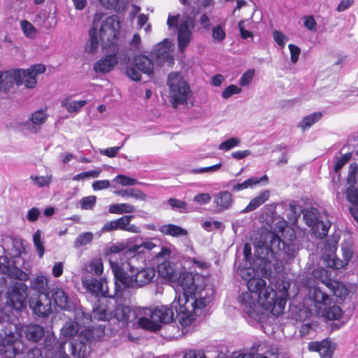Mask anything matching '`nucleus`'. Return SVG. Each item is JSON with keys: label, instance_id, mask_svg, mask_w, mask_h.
Returning a JSON list of instances; mask_svg holds the SVG:
<instances>
[{"label": "nucleus", "instance_id": "obj_40", "mask_svg": "<svg viewBox=\"0 0 358 358\" xmlns=\"http://www.w3.org/2000/svg\"><path fill=\"white\" fill-rule=\"evenodd\" d=\"M90 42L85 46V50L87 52H94L98 49L99 47V39L97 37V27L95 22L93 27L90 29Z\"/></svg>", "mask_w": 358, "mask_h": 358}, {"label": "nucleus", "instance_id": "obj_41", "mask_svg": "<svg viewBox=\"0 0 358 358\" xmlns=\"http://www.w3.org/2000/svg\"><path fill=\"white\" fill-rule=\"evenodd\" d=\"M322 116V113L321 112H315L308 115H306L299 123L298 127L304 131L318 122L321 119Z\"/></svg>", "mask_w": 358, "mask_h": 358}, {"label": "nucleus", "instance_id": "obj_62", "mask_svg": "<svg viewBox=\"0 0 358 358\" xmlns=\"http://www.w3.org/2000/svg\"><path fill=\"white\" fill-rule=\"evenodd\" d=\"M303 19V25L307 29L311 31H317V23L312 15L304 16Z\"/></svg>", "mask_w": 358, "mask_h": 358}, {"label": "nucleus", "instance_id": "obj_8", "mask_svg": "<svg viewBox=\"0 0 358 358\" xmlns=\"http://www.w3.org/2000/svg\"><path fill=\"white\" fill-rule=\"evenodd\" d=\"M113 307V300L109 298V296L99 298L94 303L91 313L79 310L76 312V319L78 320L82 324L87 325L92 322L94 320L109 321L113 319V313L111 312Z\"/></svg>", "mask_w": 358, "mask_h": 358}, {"label": "nucleus", "instance_id": "obj_17", "mask_svg": "<svg viewBox=\"0 0 358 358\" xmlns=\"http://www.w3.org/2000/svg\"><path fill=\"white\" fill-rule=\"evenodd\" d=\"M112 297L113 303V307L111 310L113 318L116 319L118 322H127L129 319L131 309L127 305H124L120 301L122 299H127V291L121 289L117 295Z\"/></svg>", "mask_w": 358, "mask_h": 358}, {"label": "nucleus", "instance_id": "obj_34", "mask_svg": "<svg viewBox=\"0 0 358 358\" xmlns=\"http://www.w3.org/2000/svg\"><path fill=\"white\" fill-rule=\"evenodd\" d=\"M303 220L306 224L313 228L315 224L320 221L322 217L326 215L323 213L321 214L317 208H310L303 210Z\"/></svg>", "mask_w": 358, "mask_h": 358}, {"label": "nucleus", "instance_id": "obj_24", "mask_svg": "<svg viewBox=\"0 0 358 358\" xmlns=\"http://www.w3.org/2000/svg\"><path fill=\"white\" fill-rule=\"evenodd\" d=\"M308 348L311 351L317 352L321 358H331L333 350L331 342L328 340H322L320 342H310Z\"/></svg>", "mask_w": 358, "mask_h": 358}, {"label": "nucleus", "instance_id": "obj_58", "mask_svg": "<svg viewBox=\"0 0 358 358\" xmlns=\"http://www.w3.org/2000/svg\"><path fill=\"white\" fill-rule=\"evenodd\" d=\"M168 203L173 209L179 210L180 213L186 212L187 203L185 201L171 198L168 200Z\"/></svg>", "mask_w": 358, "mask_h": 358}, {"label": "nucleus", "instance_id": "obj_56", "mask_svg": "<svg viewBox=\"0 0 358 358\" xmlns=\"http://www.w3.org/2000/svg\"><path fill=\"white\" fill-rule=\"evenodd\" d=\"M113 180L123 186H131L137 184V180L135 178L121 174L115 176Z\"/></svg>", "mask_w": 358, "mask_h": 358}, {"label": "nucleus", "instance_id": "obj_60", "mask_svg": "<svg viewBox=\"0 0 358 358\" xmlns=\"http://www.w3.org/2000/svg\"><path fill=\"white\" fill-rule=\"evenodd\" d=\"M242 91L241 87L235 85H230L226 87L222 92V97L224 99H229L234 94H239Z\"/></svg>", "mask_w": 358, "mask_h": 358}, {"label": "nucleus", "instance_id": "obj_27", "mask_svg": "<svg viewBox=\"0 0 358 358\" xmlns=\"http://www.w3.org/2000/svg\"><path fill=\"white\" fill-rule=\"evenodd\" d=\"M214 203L219 210H227L234 203L233 196L229 191H222L215 196Z\"/></svg>", "mask_w": 358, "mask_h": 358}, {"label": "nucleus", "instance_id": "obj_46", "mask_svg": "<svg viewBox=\"0 0 358 358\" xmlns=\"http://www.w3.org/2000/svg\"><path fill=\"white\" fill-rule=\"evenodd\" d=\"M17 358H43L41 349L38 348H28L25 345L24 350L17 355Z\"/></svg>", "mask_w": 358, "mask_h": 358}, {"label": "nucleus", "instance_id": "obj_10", "mask_svg": "<svg viewBox=\"0 0 358 358\" xmlns=\"http://www.w3.org/2000/svg\"><path fill=\"white\" fill-rule=\"evenodd\" d=\"M120 28V22L116 16H109L101 22L99 33L103 48L107 49L116 44Z\"/></svg>", "mask_w": 358, "mask_h": 358}, {"label": "nucleus", "instance_id": "obj_37", "mask_svg": "<svg viewBox=\"0 0 358 358\" xmlns=\"http://www.w3.org/2000/svg\"><path fill=\"white\" fill-rule=\"evenodd\" d=\"M322 315L328 320H338L343 315L342 309L338 306H324L320 310Z\"/></svg>", "mask_w": 358, "mask_h": 358}, {"label": "nucleus", "instance_id": "obj_21", "mask_svg": "<svg viewBox=\"0 0 358 358\" xmlns=\"http://www.w3.org/2000/svg\"><path fill=\"white\" fill-rule=\"evenodd\" d=\"M50 298L62 309L68 310L72 306L71 301L62 288H53L50 292Z\"/></svg>", "mask_w": 358, "mask_h": 358}, {"label": "nucleus", "instance_id": "obj_49", "mask_svg": "<svg viewBox=\"0 0 358 358\" xmlns=\"http://www.w3.org/2000/svg\"><path fill=\"white\" fill-rule=\"evenodd\" d=\"M351 153L348 152L346 154L342 155L340 157L336 156L334 158V169L335 172H338L341 168L348 162V160L351 158Z\"/></svg>", "mask_w": 358, "mask_h": 358}, {"label": "nucleus", "instance_id": "obj_23", "mask_svg": "<svg viewBox=\"0 0 358 358\" xmlns=\"http://www.w3.org/2000/svg\"><path fill=\"white\" fill-rule=\"evenodd\" d=\"M192 32L187 22H181L178 30L179 51L183 52L190 42Z\"/></svg>", "mask_w": 358, "mask_h": 358}, {"label": "nucleus", "instance_id": "obj_16", "mask_svg": "<svg viewBox=\"0 0 358 358\" xmlns=\"http://www.w3.org/2000/svg\"><path fill=\"white\" fill-rule=\"evenodd\" d=\"M134 215H124L120 218L106 222L101 228L102 232H111L116 230L126 231L138 234L140 228L135 224H130Z\"/></svg>", "mask_w": 358, "mask_h": 358}, {"label": "nucleus", "instance_id": "obj_32", "mask_svg": "<svg viewBox=\"0 0 358 358\" xmlns=\"http://www.w3.org/2000/svg\"><path fill=\"white\" fill-rule=\"evenodd\" d=\"M159 231L164 235L176 238L187 236L188 234L185 229L173 224L162 225L159 227Z\"/></svg>", "mask_w": 358, "mask_h": 358}, {"label": "nucleus", "instance_id": "obj_44", "mask_svg": "<svg viewBox=\"0 0 358 358\" xmlns=\"http://www.w3.org/2000/svg\"><path fill=\"white\" fill-rule=\"evenodd\" d=\"M103 266L100 259H92L86 265L87 272L96 275H100L103 273Z\"/></svg>", "mask_w": 358, "mask_h": 358}, {"label": "nucleus", "instance_id": "obj_22", "mask_svg": "<svg viewBox=\"0 0 358 358\" xmlns=\"http://www.w3.org/2000/svg\"><path fill=\"white\" fill-rule=\"evenodd\" d=\"M117 62L116 54L108 55L94 64V70L96 73H108L110 71Z\"/></svg>", "mask_w": 358, "mask_h": 358}, {"label": "nucleus", "instance_id": "obj_43", "mask_svg": "<svg viewBox=\"0 0 358 358\" xmlns=\"http://www.w3.org/2000/svg\"><path fill=\"white\" fill-rule=\"evenodd\" d=\"M115 193L122 197H132L141 200H145L146 197L145 194L143 192L134 188L117 190L115 191Z\"/></svg>", "mask_w": 358, "mask_h": 358}, {"label": "nucleus", "instance_id": "obj_48", "mask_svg": "<svg viewBox=\"0 0 358 358\" xmlns=\"http://www.w3.org/2000/svg\"><path fill=\"white\" fill-rule=\"evenodd\" d=\"M21 29L24 34L29 38H34L37 34L36 29L27 20L20 22Z\"/></svg>", "mask_w": 358, "mask_h": 358}, {"label": "nucleus", "instance_id": "obj_57", "mask_svg": "<svg viewBox=\"0 0 358 358\" xmlns=\"http://www.w3.org/2000/svg\"><path fill=\"white\" fill-rule=\"evenodd\" d=\"M312 315V312L309 308L305 307L300 308L298 312L293 313L292 317L296 320L303 321Z\"/></svg>", "mask_w": 358, "mask_h": 358}, {"label": "nucleus", "instance_id": "obj_3", "mask_svg": "<svg viewBox=\"0 0 358 358\" xmlns=\"http://www.w3.org/2000/svg\"><path fill=\"white\" fill-rule=\"evenodd\" d=\"M278 231L289 236L288 239H282L275 233L266 231L261 234L255 244V255L259 260L260 266L265 268L273 260L288 262L293 259L299 250V244L293 229L287 228L285 220L276 223Z\"/></svg>", "mask_w": 358, "mask_h": 358}, {"label": "nucleus", "instance_id": "obj_2", "mask_svg": "<svg viewBox=\"0 0 358 358\" xmlns=\"http://www.w3.org/2000/svg\"><path fill=\"white\" fill-rule=\"evenodd\" d=\"M247 287L249 292H243L238 300L248 317L255 320H261L262 310L257 304V301L262 308L275 316L283 313L290 287L288 280H278L275 284L276 290H274L266 287V281L263 278H250L247 281Z\"/></svg>", "mask_w": 358, "mask_h": 358}, {"label": "nucleus", "instance_id": "obj_14", "mask_svg": "<svg viewBox=\"0 0 358 358\" xmlns=\"http://www.w3.org/2000/svg\"><path fill=\"white\" fill-rule=\"evenodd\" d=\"M313 275L315 278L320 280L333 293L334 296L343 300L349 294V290L345 285L336 280H334L331 277V273L324 268H319L313 271Z\"/></svg>", "mask_w": 358, "mask_h": 358}, {"label": "nucleus", "instance_id": "obj_13", "mask_svg": "<svg viewBox=\"0 0 358 358\" xmlns=\"http://www.w3.org/2000/svg\"><path fill=\"white\" fill-rule=\"evenodd\" d=\"M82 284L86 291L95 297L109 296V298L113 299L112 296L117 295L120 292L117 291L115 294L114 290L113 293H110L108 290L107 281L103 278L97 279L91 275H86L83 278Z\"/></svg>", "mask_w": 358, "mask_h": 358}, {"label": "nucleus", "instance_id": "obj_11", "mask_svg": "<svg viewBox=\"0 0 358 358\" xmlns=\"http://www.w3.org/2000/svg\"><path fill=\"white\" fill-rule=\"evenodd\" d=\"M358 166L356 163H352L349 166L347 183L349 187L346 191L348 201L352 205L350 207V213L354 220L358 222V184L357 176Z\"/></svg>", "mask_w": 358, "mask_h": 358}, {"label": "nucleus", "instance_id": "obj_15", "mask_svg": "<svg viewBox=\"0 0 358 358\" xmlns=\"http://www.w3.org/2000/svg\"><path fill=\"white\" fill-rule=\"evenodd\" d=\"M92 334L90 331L86 330L77 336V338H73L69 343V355H66L69 358H85L88 352L87 343L91 339Z\"/></svg>", "mask_w": 358, "mask_h": 358}, {"label": "nucleus", "instance_id": "obj_20", "mask_svg": "<svg viewBox=\"0 0 358 358\" xmlns=\"http://www.w3.org/2000/svg\"><path fill=\"white\" fill-rule=\"evenodd\" d=\"M310 296L315 303L317 313H320L322 308L329 305L331 302L330 296L318 287L310 289Z\"/></svg>", "mask_w": 358, "mask_h": 358}, {"label": "nucleus", "instance_id": "obj_59", "mask_svg": "<svg viewBox=\"0 0 358 358\" xmlns=\"http://www.w3.org/2000/svg\"><path fill=\"white\" fill-rule=\"evenodd\" d=\"M13 245L15 248L13 255L17 258L20 256L21 253L25 250L23 245V240L20 238H15L13 239Z\"/></svg>", "mask_w": 358, "mask_h": 358}, {"label": "nucleus", "instance_id": "obj_61", "mask_svg": "<svg viewBox=\"0 0 358 358\" xmlns=\"http://www.w3.org/2000/svg\"><path fill=\"white\" fill-rule=\"evenodd\" d=\"M255 75L254 69H248L246 71L243 76H241L239 84L241 86L244 87L250 83L252 80V78Z\"/></svg>", "mask_w": 358, "mask_h": 358}, {"label": "nucleus", "instance_id": "obj_26", "mask_svg": "<svg viewBox=\"0 0 358 358\" xmlns=\"http://www.w3.org/2000/svg\"><path fill=\"white\" fill-rule=\"evenodd\" d=\"M26 338L32 342L37 343L45 336V329L39 324H29L22 328Z\"/></svg>", "mask_w": 358, "mask_h": 358}, {"label": "nucleus", "instance_id": "obj_5", "mask_svg": "<svg viewBox=\"0 0 358 358\" xmlns=\"http://www.w3.org/2000/svg\"><path fill=\"white\" fill-rule=\"evenodd\" d=\"M45 66L41 64L31 65L27 69H10L0 71V92L7 94L15 85L24 84L29 89L36 87L37 76L45 71Z\"/></svg>", "mask_w": 358, "mask_h": 358}, {"label": "nucleus", "instance_id": "obj_54", "mask_svg": "<svg viewBox=\"0 0 358 358\" xmlns=\"http://www.w3.org/2000/svg\"><path fill=\"white\" fill-rule=\"evenodd\" d=\"M212 36L215 41L219 43L226 38V32L221 24H218L212 29Z\"/></svg>", "mask_w": 358, "mask_h": 358}, {"label": "nucleus", "instance_id": "obj_47", "mask_svg": "<svg viewBox=\"0 0 358 358\" xmlns=\"http://www.w3.org/2000/svg\"><path fill=\"white\" fill-rule=\"evenodd\" d=\"M49 19V16L47 15L45 12L41 11L38 13L35 17L34 22L35 23H38V24L43 26L45 29H52L55 24L56 21H55L53 23H51L50 22H46Z\"/></svg>", "mask_w": 358, "mask_h": 358}, {"label": "nucleus", "instance_id": "obj_55", "mask_svg": "<svg viewBox=\"0 0 358 358\" xmlns=\"http://www.w3.org/2000/svg\"><path fill=\"white\" fill-rule=\"evenodd\" d=\"M96 202L95 196H88L80 199V207L83 210H91L94 208Z\"/></svg>", "mask_w": 358, "mask_h": 358}, {"label": "nucleus", "instance_id": "obj_19", "mask_svg": "<svg viewBox=\"0 0 358 358\" xmlns=\"http://www.w3.org/2000/svg\"><path fill=\"white\" fill-rule=\"evenodd\" d=\"M29 307L32 309L34 313L39 317H47L52 311L51 299L50 296H39L36 301L29 302Z\"/></svg>", "mask_w": 358, "mask_h": 358}, {"label": "nucleus", "instance_id": "obj_1", "mask_svg": "<svg viewBox=\"0 0 358 358\" xmlns=\"http://www.w3.org/2000/svg\"><path fill=\"white\" fill-rule=\"evenodd\" d=\"M159 275L176 284V298L173 306L179 305L178 314L183 326H189L200 315L212 301L214 290L205 283V278L198 273L180 272L171 262H164L157 266Z\"/></svg>", "mask_w": 358, "mask_h": 358}, {"label": "nucleus", "instance_id": "obj_7", "mask_svg": "<svg viewBox=\"0 0 358 358\" xmlns=\"http://www.w3.org/2000/svg\"><path fill=\"white\" fill-rule=\"evenodd\" d=\"M179 305L176 308L173 306V302L171 307L167 306H157L154 309L145 308L143 309L141 313L144 316L139 317L138 320V325L144 329L151 331H157L162 327V324L171 323L174 317V310L176 314L179 323L181 326L184 327L180 321V315L178 314L179 310Z\"/></svg>", "mask_w": 358, "mask_h": 358}, {"label": "nucleus", "instance_id": "obj_31", "mask_svg": "<svg viewBox=\"0 0 358 358\" xmlns=\"http://www.w3.org/2000/svg\"><path fill=\"white\" fill-rule=\"evenodd\" d=\"M270 196L269 190H264L262 191L258 196H255L252 199L248 205L242 210V213H246L249 212H252L264 203Z\"/></svg>", "mask_w": 358, "mask_h": 358}, {"label": "nucleus", "instance_id": "obj_18", "mask_svg": "<svg viewBox=\"0 0 358 358\" xmlns=\"http://www.w3.org/2000/svg\"><path fill=\"white\" fill-rule=\"evenodd\" d=\"M170 48L171 42L169 39H164L154 47L151 56L155 59L157 64L162 65L164 63L172 60Z\"/></svg>", "mask_w": 358, "mask_h": 358}, {"label": "nucleus", "instance_id": "obj_64", "mask_svg": "<svg viewBox=\"0 0 358 358\" xmlns=\"http://www.w3.org/2000/svg\"><path fill=\"white\" fill-rule=\"evenodd\" d=\"M124 143H122L120 146H115L108 148L103 150H101V154L106 155L108 157H114L117 155L120 150L123 147Z\"/></svg>", "mask_w": 358, "mask_h": 358}, {"label": "nucleus", "instance_id": "obj_38", "mask_svg": "<svg viewBox=\"0 0 358 358\" xmlns=\"http://www.w3.org/2000/svg\"><path fill=\"white\" fill-rule=\"evenodd\" d=\"M136 208L129 203H114L109 206L108 212L112 214L122 215L124 213H133Z\"/></svg>", "mask_w": 358, "mask_h": 358}, {"label": "nucleus", "instance_id": "obj_9", "mask_svg": "<svg viewBox=\"0 0 358 358\" xmlns=\"http://www.w3.org/2000/svg\"><path fill=\"white\" fill-rule=\"evenodd\" d=\"M170 96L174 108L187 103L191 95L187 83L178 74L170 73L168 77Z\"/></svg>", "mask_w": 358, "mask_h": 358}, {"label": "nucleus", "instance_id": "obj_42", "mask_svg": "<svg viewBox=\"0 0 358 358\" xmlns=\"http://www.w3.org/2000/svg\"><path fill=\"white\" fill-rule=\"evenodd\" d=\"M87 104V101H71L70 98H66L62 101V106L64 107L68 112H78L80 109Z\"/></svg>", "mask_w": 358, "mask_h": 358}, {"label": "nucleus", "instance_id": "obj_36", "mask_svg": "<svg viewBox=\"0 0 358 358\" xmlns=\"http://www.w3.org/2000/svg\"><path fill=\"white\" fill-rule=\"evenodd\" d=\"M330 227L331 222L327 220V217H322L312 229L316 237L322 238L327 235Z\"/></svg>", "mask_w": 358, "mask_h": 358}, {"label": "nucleus", "instance_id": "obj_33", "mask_svg": "<svg viewBox=\"0 0 358 358\" xmlns=\"http://www.w3.org/2000/svg\"><path fill=\"white\" fill-rule=\"evenodd\" d=\"M31 287L40 296H50L48 278L45 275H38L31 281Z\"/></svg>", "mask_w": 358, "mask_h": 358}, {"label": "nucleus", "instance_id": "obj_52", "mask_svg": "<svg viewBox=\"0 0 358 358\" xmlns=\"http://www.w3.org/2000/svg\"><path fill=\"white\" fill-rule=\"evenodd\" d=\"M31 179L33 182L38 187H48L52 181V176H31Z\"/></svg>", "mask_w": 358, "mask_h": 358}, {"label": "nucleus", "instance_id": "obj_28", "mask_svg": "<svg viewBox=\"0 0 358 358\" xmlns=\"http://www.w3.org/2000/svg\"><path fill=\"white\" fill-rule=\"evenodd\" d=\"M133 64L142 73L151 76L153 74L152 61L147 56L137 55L134 57Z\"/></svg>", "mask_w": 358, "mask_h": 358}, {"label": "nucleus", "instance_id": "obj_25", "mask_svg": "<svg viewBox=\"0 0 358 358\" xmlns=\"http://www.w3.org/2000/svg\"><path fill=\"white\" fill-rule=\"evenodd\" d=\"M262 181L268 182V177L266 175H264L261 178L252 177L241 183H235L234 181H231V189L234 192H238L248 188H253Z\"/></svg>", "mask_w": 358, "mask_h": 358}, {"label": "nucleus", "instance_id": "obj_30", "mask_svg": "<svg viewBox=\"0 0 358 358\" xmlns=\"http://www.w3.org/2000/svg\"><path fill=\"white\" fill-rule=\"evenodd\" d=\"M0 335L17 333V326L10 322V316L3 311H0Z\"/></svg>", "mask_w": 358, "mask_h": 358}, {"label": "nucleus", "instance_id": "obj_4", "mask_svg": "<svg viewBox=\"0 0 358 358\" xmlns=\"http://www.w3.org/2000/svg\"><path fill=\"white\" fill-rule=\"evenodd\" d=\"M110 265L115 277V293L123 289L138 288L150 283L156 276L154 267L137 268L129 263H119L110 260Z\"/></svg>", "mask_w": 358, "mask_h": 358}, {"label": "nucleus", "instance_id": "obj_45", "mask_svg": "<svg viewBox=\"0 0 358 358\" xmlns=\"http://www.w3.org/2000/svg\"><path fill=\"white\" fill-rule=\"evenodd\" d=\"M33 242L38 257L42 258L45 253V248L41 230L38 229L34 234Z\"/></svg>", "mask_w": 358, "mask_h": 358}, {"label": "nucleus", "instance_id": "obj_39", "mask_svg": "<svg viewBox=\"0 0 358 358\" xmlns=\"http://www.w3.org/2000/svg\"><path fill=\"white\" fill-rule=\"evenodd\" d=\"M106 9L114 10L116 12L123 10L129 0H98Z\"/></svg>", "mask_w": 358, "mask_h": 358}, {"label": "nucleus", "instance_id": "obj_51", "mask_svg": "<svg viewBox=\"0 0 358 358\" xmlns=\"http://www.w3.org/2000/svg\"><path fill=\"white\" fill-rule=\"evenodd\" d=\"M241 140L236 137H232L229 138L228 140L221 143L219 145V150L228 151L232 149L234 147H236L240 143Z\"/></svg>", "mask_w": 358, "mask_h": 358}, {"label": "nucleus", "instance_id": "obj_53", "mask_svg": "<svg viewBox=\"0 0 358 358\" xmlns=\"http://www.w3.org/2000/svg\"><path fill=\"white\" fill-rule=\"evenodd\" d=\"M141 71L138 70L133 63L127 67L126 73L128 77L134 81H138L141 78Z\"/></svg>", "mask_w": 358, "mask_h": 358}, {"label": "nucleus", "instance_id": "obj_6", "mask_svg": "<svg viewBox=\"0 0 358 358\" xmlns=\"http://www.w3.org/2000/svg\"><path fill=\"white\" fill-rule=\"evenodd\" d=\"M9 262L1 266V272L8 277L19 280L21 282H15L8 291V301L15 310H21L27 306L28 287L23 282L29 280V275L22 269Z\"/></svg>", "mask_w": 358, "mask_h": 358}, {"label": "nucleus", "instance_id": "obj_63", "mask_svg": "<svg viewBox=\"0 0 358 358\" xmlns=\"http://www.w3.org/2000/svg\"><path fill=\"white\" fill-rule=\"evenodd\" d=\"M288 48H289V50L290 51L291 62L293 64L296 63L297 61L299 60V55L301 53L300 48L298 46H296V45H294V44H289L288 45Z\"/></svg>", "mask_w": 358, "mask_h": 358}, {"label": "nucleus", "instance_id": "obj_50", "mask_svg": "<svg viewBox=\"0 0 358 358\" xmlns=\"http://www.w3.org/2000/svg\"><path fill=\"white\" fill-rule=\"evenodd\" d=\"M93 238V234L91 232H84L80 234L75 241L76 248L81 247L90 243Z\"/></svg>", "mask_w": 358, "mask_h": 358}, {"label": "nucleus", "instance_id": "obj_29", "mask_svg": "<svg viewBox=\"0 0 358 358\" xmlns=\"http://www.w3.org/2000/svg\"><path fill=\"white\" fill-rule=\"evenodd\" d=\"M48 118V114L45 109H40L31 113L27 124L30 122L32 124L31 130L37 132L40 129L41 125L44 124Z\"/></svg>", "mask_w": 358, "mask_h": 358}, {"label": "nucleus", "instance_id": "obj_12", "mask_svg": "<svg viewBox=\"0 0 358 358\" xmlns=\"http://www.w3.org/2000/svg\"><path fill=\"white\" fill-rule=\"evenodd\" d=\"M0 335V357L13 358L25 348L24 343L19 339V334Z\"/></svg>", "mask_w": 358, "mask_h": 358}, {"label": "nucleus", "instance_id": "obj_35", "mask_svg": "<svg viewBox=\"0 0 358 358\" xmlns=\"http://www.w3.org/2000/svg\"><path fill=\"white\" fill-rule=\"evenodd\" d=\"M75 322H67L64 324V326L61 329V334L64 338H70L77 335L80 329V326L85 327L87 325L82 324L81 322L76 319V315L75 316Z\"/></svg>", "mask_w": 358, "mask_h": 358}]
</instances>
